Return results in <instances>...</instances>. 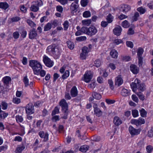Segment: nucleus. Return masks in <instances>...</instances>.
<instances>
[{
    "label": "nucleus",
    "mask_w": 153,
    "mask_h": 153,
    "mask_svg": "<svg viewBox=\"0 0 153 153\" xmlns=\"http://www.w3.org/2000/svg\"><path fill=\"white\" fill-rule=\"evenodd\" d=\"M47 51L55 58H58L60 54L61 51L59 48L55 44H52L48 46L47 47Z\"/></svg>",
    "instance_id": "1"
},
{
    "label": "nucleus",
    "mask_w": 153,
    "mask_h": 153,
    "mask_svg": "<svg viewBox=\"0 0 153 153\" xmlns=\"http://www.w3.org/2000/svg\"><path fill=\"white\" fill-rule=\"evenodd\" d=\"M29 65L32 68L35 74H39V72L42 68L40 62L36 60H31L29 61Z\"/></svg>",
    "instance_id": "2"
},
{
    "label": "nucleus",
    "mask_w": 153,
    "mask_h": 153,
    "mask_svg": "<svg viewBox=\"0 0 153 153\" xmlns=\"http://www.w3.org/2000/svg\"><path fill=\"white\" fill-rule=\"evenodd\" d=\"M59 105L62 107V112L64 113V115L62 118L65 119H67L69 112L67 103L65 100L62 99L59 102Z\"/></svg>",
    "instance_id": "3"
},
{
    "label": "nucleus",
    "mask_w": 153,
    "mask_h": 153,
    "mask_svg": "<svg viewBox=\"0 0 153 153\" xmlns=\"http://www.w3.org/2000/svg\"><path fill=\"white\" fill-rule=\"evenodd\" d=\"M82 30L85 34L90 36L95 34L97 32V29L94 26H91L88 28L85 27Z\"/></svg>",
    "instance_id": "4"
},
{
    "label": "nucleus",
    "mask_w": 153,
    "mask_h": 153,
    "mask_svg": "<svg viewBox=\"0 0 153 153\" xmlns=\"http://www.w3.org/2000/svg\"><path fill=\"white\" fill-rule=\"evenodd\" d=\"M33 4H32L30 8V10L33 12H37L39 10V7L42 5L43 3L41 0H38L33 2Z\"/></svg>",
    "instance_id": "5"
},
{
    "label": "nucleus",
    "mask_w": 153,
    "mask_h": 153,
    "mask_svg": "<svg viewBox=\"0 0 153 153\" xmlns=\"http://www.w3.org/2000/svg\"><path fill=\"white\" fill-rule=\"evenodd\" d=\"M129 133L131 135V137H133L135 135L139 134L141 131L140 129H136L133 128L132 126H130L128 128Z\"/></svg>",
    "instance_id": "6"
},
{
    "label": "nucleus",
    "mask_w": 153,
    "mask_h": 153,
    "mask_svg": "<svg viewBox=\"0 0 153 153\" xmlns=\"http://www.w3.org/2000/svg\"><path fill=\"white\" fill-rule=\"evenodd\" d=\"M26 113L28 114H33L34 112V106L32 103H29L26 108Z\"/></svg>",
    "instance_id": "7"
},
{
    "label": "nucleus",
    "mask_w": 153,
    "mask_h": 153,
    "mask_svg": "<svg viewBox=\"0 0 153 153\" xmlns=\"http://www.w3.org/2000/svg\"><path fill=\"white\" fill-rule=\"evenodd\" d=\"M93 77V74L90 71H86L84 74V81L87 83L89 82Z\"/></svg>",
    "instance_id": "8"
},
{
    "label": "nucleus",
    "mask_w": 153,
    "mask_h": 153,
    "mask_svg": "<svg viewBox=\"0 0 153 153\" xmlns=\"http://www.w3.org/2000/svg\"><path fill=\"white\" fill-rule=\"evenodd\" d=\"M131 123L136 125L137 126L140 125L144 124L145 123V121L144 119L140 117L138 120H132L131 121Z\"/></svg>",
    "instance_id": "9"
},
{
    "label": "nucleus",
    "mask_w": 153,
    "mask_h": 153,
    "mask_svg": "<svg viewBox=\"0 0 153 153\" xmlns=\"http://www.w3.org/2000/svg\"><path fill=\"white\" fill-rule=\"evenodd\" d=\"M39 135L41 138L44 139L43 141L47 142L48 140L49 134L47 132L45 133L44 131H41L39 132Z\"/></svg>",
    "instance_id": "10"
},
{
    "label": "nucleus",
    "mask_w": 153,
    "mask_h": 153,
    "mask_svg": "<svg viewBox=\"0 0 153 153\" xmlns=\"http://www.w3.org/2000/svg\"><path fill=\"white\" fill-rule=\"evenodd\" d=\"M89 52L88 48L86 46H84L82 49V52L80 54L81 59H85L86 55Z\"/></svg>",
    "instance_id": "11"
},
{
    "label": "nucleus",
    "mask_w": 153,
    "mask_h": 153,
    "mask_svg": "<svg viewBox=\"0 0 153 153\" xmlns=\"http://www.w3.org/2000/svg\"><path fill=\"white\" fill-rule=\"evenodd\" d=\"M43 61L46 65L48 67H51L53 65V62L47 56L43 58Z\"/></svg>",
    "instance_id": "12"
},
{
    "label": "nucleus",
    "mask_w": 153,
    "mask_h": 153,
    "mask_svg": "<svg viewBox=\"0 0 153 153\" xmlns=\"http://www.w3.org/2000/svg\"><path fill=\"white\" fill-rule=\"evenodd\" d=\"M139 82V80L138 79H135L134 82H132L131 84V87L133 91L135 93L137 88L138 84Z\"/></svg>",
    "instance_id": "13"
},
{
    "label": "nucleus",
    "mask_w": 153,
    "mask_h": 153,
    "mask_svg": "<svg viewBox=\"0 0 153 153\" xmlns=\"http://www.w3.org/2000/svg\"><path fill=\"white\" fill-rule=\"evenodd\" d=\"M123 83V80L120 75L118 76L115 79V85L119 86Z\"/></svg>",
    "instance_id": "14"
},
{
    "label": "nucleus",
    "mask_w": 153,
    "mask_h": 153,
    "mask_svg": "<svg viewBox=\"0 0 153 153\" xmlns=\"http://www.w3.org/2000/svg\"><path fill=\"white\" fill-rule=\"evenodd\" d=\"M37 35L36 31L35 29L33 28L30 30L29 34V38L30 39H34Z\"/></svg>",
    "instance_id": "15"
},
{
    "label": "nucleus",
    "mask_w": 153,
    "mask_h": 153,
    "mask_svg": "<svg viewBox=\"0 0 153 153\" xmlns=\"http://www.w3.org/2000/svg\"><path fill=\"white\" fill-rule=\"evenodd\" d=\"M122 29L121 27L119 26L118 27H115L113 30L114 34L117 36L120 35Z\"/></svg>",
    "instance_id": "16"
},
{
    "label": "nucleus",
    "mask_w": 153,
    "mask_h": 153,
    "mask_svg": "<svg viewBox=\"0 0 153 153\" xmlns=\"http://www.w3.org/2000/svg\"><path fill=\"white\" fill-rule=\"evenodd\" d=\"M70 93L72 97L76 96L78 94V91L75 86H73L71 89Z\"/></svg>",
    "instance_id": "17"
},
{
    "label": "nucleus",
    "mask_w": 153,
    "mask_h": 153,
    "mask_svg": "<svg viewBox=\"0 0 153 153\" xmlns=\"http://www.w3.org/2000/svg\"><path fill=\"white\" fill-rule=\"evenodd\" d=\"M130 70L134 74H137L139 71V69L135 65L132 64L130 66Z\"/></svg>",
    "instance_id": "18"
},
{
    "label": "nucleus",
    "mask_w": 153,
    "mask_h": 153,
    "mask_svg": "<svg viewBox=\"0 0 153 153\" xmlns=\"http://www.w3.org/2000/svg\"><path fill=\"white\" fill-rule=\"evenodd\" d=\"M78 3V1H75L72 3L70 7L71 11L73 12L74 11H76L75 10L78 7L77 5Z\"/></svg>",
    "instance_id": "19"
},
{
    "label": "nucleus",
    "mask_w": 153,
    "mask_h": 153,
    "mask_svg": "<svg viewBox=\"0 0 153 153\" xmlns=\"http://www.w3.org/2000/svg\"><path fill=\"white\" fill-rule=\"evenodd\" d=\"M113 121L114 124L117 126L119 125L122 123L121 120L120 119L119 117L117 116L114 117Z\"/></svg>",
    "instance_id": "20"
},
{
    "label": "nucleus",
    "mask_w": 153,
    "mask_h": 153,
    "mask_svg": "<svg viewBox=\"0 0 153 153\" xmlns=\"http://www.w3.org/2000/svg\"><path fill=\"white\" fill-rule=\"evenodd\" d=\"M1 105H0V120L4 119L8 115V114L5 113L2 111L1 109Z\"/></svg>",
    "instance_id": "21"
},
{
    "label": "nucleus",
    "mask_w": 153,
    "mask_h": 153,
    "mask_svg": "<svg viewBox=\"0 0 153 153\" xmlns=\"http://www.w3.org/2000/svg\"><path fill=\"white\" fill-rule=\"evenodd\" d=\"M121 93L123 96L126 97L129 95L130 91L125 88H123L121 91Z\"/></svg>",
    "instance_id": "22"
},
{
    "label": "nucleus",
    "mask_w": 153,
    "mask_h": 153,
    "mask_svg": "<svg viewBox=\"0 0 153 153\" xmlns=\"http://www.w3.org/2000/svg\"><path fill=\"white\" fill-rule=\"evenodd\" d=\"M122 11L123 12L126 13L131 10V7L130 6L128 5L125 4L122 7Z\"/></svg>",
    "instance_id": "23"
},
{
    "label": "nucleus",
    "mask_w": 153,
    "mask_h": 153,
    "mask_svg": "<svg viewBox=\"0 0 153 153\" xmlns=\"http://www.w3.org/2000/svg\"><path fill=\"white\" fill-rule=\"evenodd\" d=\"M137 89L141 91H143L145 90V85L144 84L142 83L140 84V81L138 84Z\"/></svg>",
    "instance_id": "24"
},
{
    "label": "nucleus",
    "mask_w": 153,
    "mask_h": 153,
    "mask_svg": "<svg viewBox=\"0 0 153 153\" xmlns=\"http://www.w3.org/2000/svg\"><path fill=\"white\" fill-rule=\"evenodd\" d=\"M8 7L9 5L6 2H0V8L6 10Z\"/></svg>",
    "instance_id": "25"
},
{
    "label": "nucleus",
    "mask_w": 153,
    "mask_h": 153,
    "mask_svg": "<svg viewBox=\"0 0 153 153\" xmlns=\"http://www.w3.org/2000/svg\"><path fill=\"white\" fill-rule=\"evenodd\" d=\"M89 148V146L83 145L80 147L79 150L82 152H86L88 150Z\"/></svg>",
    "instance_id": "26"
},
{
    "label": "nucleus",
    "mask_w": 153,
    "mask_h": 153,
    "mask_svg": "<svg viewBox=\"0 0 153 153\" xmlns=\"http://www.w3.org/2000/svg\"><path fill=\"white\" fill-rule=\"evenodd\" d=\"M110 55L113 58H117L118 56V53L117 51L114 50H112L110 52Z\"/></svg>",
    "instance_id": "27"
},
{
    "label": "nucleus",
    "mask_w": 153,
    "mask_h": 153,
    "mask_svg": "<svg viewBox=\"0 0 153 153\" xmlns=\"http://www.w3.org/2000/svg\"><path fill=\"white\" fill-rule=\"evenodd\" d=\"M114 19L113 16L110 13H109L106 17V19L107 22L110 23L112 22Z\"/></svg>",
    "instance_id": "28"
},
{
    "label": "nucleus",
    "mask_w": 153,
    "mask_h": 153,
    "mask_svg": "<svg viewBox=\"0 0 153 153\" xmlns=\"http://www.w3.org/2000/svg\"><path fill=\"white\" fill-rule=\"evenodd\" d=\"M94 113L97 116L100 117L102 115V112L100 109L97 108L94 110Z\"/></svg>",
    "instance_id": "29"
},
{
    "label": "nucleus",
    "mask_w": 153,
    "mask_h": 153,
    "mask_svg": "<svg viewBox=\"0 0 153 153\" xmlns=\"http://www.w3.org/2000/svg\"><path fill=\"white\" fill-rule=\"evenodd\" d=\"M11 80L10 78L8 76L5 77L3 79L4 83L6 85L8 84L9 82L11 81Z\"/></svg>",
    "instance_id": "30"
},
{
    "label": "nucleus",
    "mask_w": 153,
    "mask_h": 153,
    "mask_svg": "<svg viewBox=\"0 0 153 153\" xmlns=\"http://www.w3.org/2000/svg\"><path fill=\"white\" fill-rule=\"evenodd\" d=\"M140 112L141 116L143 117H146L147 115V112L143 108H142L140 110Z\"/></svg>",
    "instance_id": "31"
},
{
    "label": "nucleus",
    "mask_w": 153,
    "mask_h": 153,
    "mask_svg": "<svg viewBox=\"0 0 153 153\" xmlns=\"http://www.w3.org/2000/svg\"><path fill=\"white\" fill-rule=\"evenodd\" d=\"M92 95L94 98L97 100H100L101 98V95L96 92H94L92 94Z\"/></svg>",
    "instance_id": "32"
},
{
    "label": "nucleus",
    "mask_w": 153,
    "mask_h": 153,
    "mask_svg": "<svg viewBox=\"0 0 153 153\" xmlns=\"http://www.w3.org/2000/svg\"><path fill=\"white\" fill-rule=\"evenodd\" d=\"M68 47L71 50H72L74 48V45L73 42L71 41H68L67 42Z\"/></svg>",
    "instance_id": "33"
},
{
    "label": "nucleus",
    "mask_w": 153,
    "mask_h": 153,
    "mask_svg": "<svg viewBox=\"0 0 153 153\" xmlns=\"http://www.w3.org/2000/svg\"><path fill=\"white\" fill-rule=\"evenodd\" d=\"M137 10L140 12V14H143L146 12V10L143 7H140L137 9Z\"/></svg>",
    "instance_id": "34"
},
{
    "label": "nucleus",
    "mask_w": 153,
    "mask_h": 153,
    "mask_svg": "<svg viewBox=\"0 0 153 153\" xmlns=\"http://www.w3.org/2000/svg\"><path fill=\"white\" fill-rule=\"evenodd\" d=\"M25 149V147L24 146H19V147H18L16 149V151L17 152L16 153L18 152L20 153L22 151Z\"/></svg>",
    "instance_id": "35"
},
{
    "label": "nucleus",
    "mask_w": 153,
    "mask_h": 153,
    "mask_svg": "<svg viewBox=\"0 0 153 153\" xmlns=\"http://www.w3.org/2000/svg\"><path fill=\"white\" fill-rule=\"evenodd\" d=\"M130 23L127 20H125L122 23V25L124 28H128L130 26Z\"/></svg>",
    "instance_id": "36"
},
{
    "label": "nucleus",
    "mask_w": 153,
    "mask_h": 153,
    "mask_svg": "<svg viewBox=\"0 0 153 153\" xmlns=\"http://www.w3.org/2000/svg\"><path fill=\"white\" fill-rule=\"evenodd\" d=\"M135 93L141 100L143 101L145 100V96L141 92Z\"/></svg>",
    "instance_id": "37"
},
{
    "label": "nucleus",
    "mask_w": 153,
    "mask_h": 153,
    "mask_svg": "<svg viewBox=\"0 0 153 153\" xmlns=\"http://www.w3.org/2000/svg\"><path fill=\"white\" fill-rule=\"evenodd\" d=\"M51 23H48L44 27V30L45 31H48L51 29Z\"/></svg>",
    "instance_id": "38"
},
{
    "label": "nucleus",
    "mask_w": 153,
    "mask_h": 153,
    "mask_svg": "<svg viewBox=\"0 0 153 153\" xmlns=\"http://www.w3.org/2000/svg\"><path fill=\"white\" fill-rule=\"evenodd\" d=\"M143 49L141 48H138L137 51V56L138 57L142 56V55L143 52Z\"/></svg>",
    "instance_id": "39"
},
{
    "label": "nucleus",
    "mask_w": 153,
    "mask_h": 153,
    "mask_svg": "<svg viewBox=\"0 0 153 153\" xmlns=\"http://www.w3.org/2000/svg\"><path fill=\"white\" fill-rule=\"evenodd\" d=\"M101 63L102 62L99 59H97L94 62V65L97 67H99L101 65Z\"/></svg>",
    "instance_id": "40"
},
{
    "label": "nucleus",
    "mask_w": 153,
    "mask_h": 153,
    "mask_svg": "<svg viewBox=\"0 0 153 153\" xmlns=\"http://www.w3.org/2000/svg\"><path fill=\"white\" fill-rule=\"evenodd\" d=\"M59 113V108L57 107H56L52 112V115H55Z\"/></svg>",
    "instance_id": "41"
},
{
    "label": "nucleus",
    "mask_w": 153,
    "mask_h": 153,
    "mask_svg": "<svg viewBox=\"0 0 153 153\" xmlns=\"http://www.w3.org/2000/svg\"><path fill=\"white\" fill-rule=\"evenodd\" d=\"M140 16L139 13L137 12L135 13L134 16L133 17V21H136L138 20V18Z\"/></svg>",
    "instance_id": "42"
},
{
    "label": "nucleus",
    "mask_w": 153,
    "mask_h": 153,
    "mask_svg": "<svg viewBox=\"0 0 153 153\" xmlns=\"http://www.w3.org/2000/svg\"><path fill=\"white\" fill-rule=\"evenodd\" d=\"M23 81L24 82L25 87H27L29 85V80L27 76H25L24 77Z\"/></svg>",
    "instance_id": "43"
},
{
    "label": "nucleus",
    "mask_w": 153,
    "mask_h": 153,
    "mask_svg": "<svg viewBox=\"0 0 153 153\" xmlns=\"http://www.w3.org/2000/svg\"><path fill=\"white\" fill-rule=\"evenodd\" d=\"M91 19H87L86 20H82V23L84 25L88 26L91 24Z\"/></svg>",
    "instance_id": "44"
},
{
    "label": "nucleus",
    "mask_w": 153,
    "mask_h": 153,
    "mask_svg": "<svg viewBox=\"0 0 153 153\" xmlns=\"http://www.w3.org/2000/svg\"><path fill=\"white\" fill-rule=\"evenodd\" d=\"M108 82L110 88L112 90H113L114 88L113 82L111 79H109L108 80Z\"/></svg>",
    "instance_id": "45"
},
{
    "label": "nucleus",
    "mask_w": 153,
    "mask_h": 153,
    "mask_svg": "<svg viewBox=\"0 0 153 153\" xmlns=\"http://www.w3.org/2000/svg\"><path fill=\"white\" fill-rule=\"evenodd\" d=\"M132 114L134 117H137L138 115V111L136 109L132 110Z\"/></svg>",
    "instance_id": "46"
},
{
    "label": "nucleus",
    "mask_w": 153,
    "mask_h": 153,
    "mask_svg": "<svg viewBox=\"0 0 153 153\" xmlns=\"http://www.w3.org/2000/svg\"><path fill=\"white\" fill-rule=\"evenodd\" d=\"M91 13L89 11H86L84 12L83 14L84 17L88 18L91 16Z\"/></svg>",
    "instance_id": "47"
},
{
    "label": "nucleus",
    "mask_w": 153,
    "mask_h": 153,
    "mask_svg": "<svg viewBox=\"0 0 153 153\" xmlns=\"http://www.w3.org/2000/svg\"><path fill=\"white\" fill-rule=\"evenodd\" d=\"M146 150L148 153H151L153 150V147L151 145H148L146 147Z\"/></svg>",
    "instance_id": "48"
},
{
    "label": "nucleus",
    "mask_w": 153,
    "mask_h": 153,
    "mask_svg": "<svg viewBox=\"0 0 153 153\" xmlns=\"http://www.w3.org/2000/svg\"><path fill=\"white\" fill-rule=\"evenodd\" d=\"M86 38L85 36H81L79 37H76V40L78 41H82L85 40Z\"/></svg>",
    "instance_id": "49"
},
{
    "label": "nucleus",
    "mask_w": 153,
    "mask_h": 153,
    "mask_svg": "<svg viewBox=\"0 0 153 153\" xmlns=\"http://www.w3.org/2000/svg\"><path fill=\"white\" fill-rule=\"evenodd\" d=\"M88 3V0H82L81 1V5L83 7L87 6Z\"/></svg>",
    "instance_id": "50"
},
{
    "label": "nucleus",
    "mask_w": 153,
    "mask_h": 153,
    "mask_svg": "<svg viewBox=\"0 0 153 153\" xmlns=\"http://www.w3.org/2000/svg\"><path fill=\"white\" fill-rule=\"evenodd\" d=\"M69 72L67 70L65 71V73L62 76V78L65 79L68 77L69 76Z\"/></svg>",
    "instance_id": "51"
},
{
    "label": "nucleus",
    "mask_w": 153,
    "mask_h": 153,
    "mask_svg": "<svg viewBox=\"0 0 153 153\" xmlns=\"http://www.w3.org/2000/svg\"><path fill=\"white\" fill-rule=\"evenodd\" d=\"M83 28H85V27H82L80 30H78L77 32H76L75 33V35L76 36H78L82 34L83 33H85V32L82 31V30Z\"/></svg>",
    "instance_id": "52"
},
{
    "label": "nucleus",
    "mask_w": 153,
    "mask_h": 153,
    "mask_svg": "<svg viewBox=\"0 0 153 153\" xmlns=\"http://www.w3.org/2000/svg\"><path fill=\"white\" fill-rule=\"evenodd\" d=\"M108 23L107 21H103L101 22V26L103 27H105L108 26Z\"/></svg>",
    "instance_id": "53"
},
{
    "label": "nucleus",
    "mask_w": 153,
    "mask_h": 153,
    "mask_svg": "<svg viewBox=\"0 0 153 153\" xmlns=\"http://www.w3.org/2000/svg\"><path fill=\"white\" fill-rule=\"evenodd\" d=\"M16 118L17 122H22L23 120V119L21 116L17 115L16 117Z\"/></svg>",
    "instance_id": "54"
},
{
    "label": "nucleus",
    "mask_w": 153,
    "mask_h": 153,
    "mask_svg": "<svg viewBox=\"0 0 153 153\" xmlns=\"http://www.w3.org/2000/svg\"><path fill=\"white\" fill-rule=\"evenodd\" d=\"M27 22L28 25L31 27H34L36 26V24L32 21L29 19L27 20Z\"/></svg>",
    "instance_id": "55"
},
{
    "label": "nucleus",
    "mask_w": 153,
    "mask_h": 153,
    "mask_svg": "<svg viewBox=\"0 0 153 153\" xmlns=\"http://www.w3.org/2000/svg\"><path fill=\"white\" fill-rule=\"evenodd\" d=\"M13 101L15 103L19 104L20 102V99L17 97L14 98L13 99Z\"/></svg>",
    "instance_id": "56"
},
{
    "label": "nucleus",
    "mask_w": 153,
    "mask_h": 153,
    "mask_svg": "<svg viewBox=\"0 0 153 153\" xmlns=\"http://www.w3.org/2000/svg\"><path fill=\"white\" fill-rule=\"evenodd\" d=\"M43 102L40 101H38L34 103V105L36 107H40L42 105Z\"/></svg>",
    "instance_id": "57"
},
{
    "label": "nucleus",
    "mask_w": 153,
    "mask_h": 153,
    "mask_svg": "<svg viewBox=\"0 0 153 153\" xmlns=\"http://www.w3.org/2000/svg\"><path fill=\"white\" fill-rule=\"evenodd\" d=\"M134 33V30L131 28H129L127 32V34L128 35H131Z\"/></svg>",
    "instance_id": "58"
},
{
    "label": "nucleus",
    "mask_w": 153,
    "mask_h": 153,
    "mask_svg": "<svg viewBox=\"0 0 153 153\" xmlns=\"http://www.w3.org/2000/svg\"><path fill=\"white\" fill-rule=\"evenodd\" d=\"M2 106V109L3 110L6 109L7 107V103L4 102H2L1 103Z\"/></svg>",
    "instance_id": "59"
},
{
    "label": "nucleus",
    "mask_w": 153,
    "mask_h": 153,
    "mask_svg": "<svg viewBox=\"0 0 153 153\" xmlns=\"http://www.w3.org/2000/svg\"><path fill=\"white\" fill-rule=\"evenodd\" d=\"M138 64L139 66H142L143 65V57L142 56L138 57Z\"/></svg>",
    "instance_id": "60"
},
{
    "label": "nucleus",
    "mask_w": 153,
    "mask_h": 153,
    "mask_svg": "<svg viewBox=\"0 0 153 153\" xmlns=\"http://www.w3.org/2000/svg\"><path fill=\"white\" fill-rule=\"evenodd\" d=\"M148 135L149 137H152L153 136V127L150 130L148 131Z\"/></svg>",
    "instance_id": "61"
},
{
    "label": "nucleus",
    "mask_w": 153,
    "mask_h": 153,
    "mask_svg": "<svg viewBox=\"0 0 153 153\" xmlns=\"http://www.w3.org/2000/svg\"><path fill=\"white\" fill-rule=\"evenodd\" d=\"M126 44L127 46L132 48L133 47V43L130 41H127L126 42Z\"/></svg>",
    "instance_id": "62"
},
{
    "label": "nucleus",
    "mask_w": 153,
    "mask_h": 153,
    "mask_svg": "<svg viewBox=\"0 0 153 153\" xmlns=\"http://www.w3.org/2000/svg\"><path fill=\"white\" fill-rule=\"evenodd\" d=\"M68 21H65L63 25L64 26V29L65 30H66L68 27Z\"/></svg>",
    "instance_id": "63"
},
{
    "label": "nucleus",
    "mask_w": 153,
    "mask_h": 153,
    "mask_svg": "<svg viewBox=\"0 0 153 153\" xmlns=\"http://www.w3.org/2000/svg\"><path fill=\"white\" fill-rule=\"evenodd\" d=\"M59 117L58 115H56L53 117L52 118V120L53 121L56 122L57 121L59 120Z\"/></svg>",
    "instance_id": "64"
}]
</instances>
